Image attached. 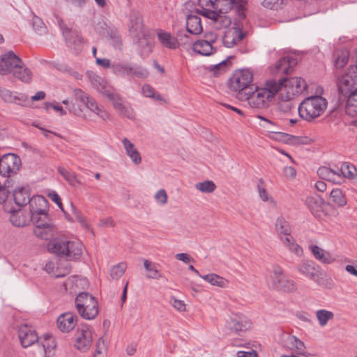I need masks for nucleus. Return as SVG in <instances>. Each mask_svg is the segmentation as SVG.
Here are the masks:
<instances>
[{
    "instance_id": "1",
    "label": "nucleus",
    "mask_w": 357,
    "mask_h": 357,
    "mask_svg": "<svg viewBox=\"0 0 357 357\" xmlns=\"http://www.w3.org/2000/svg\"><path fill=\"white\" fill-rule=\"evenodd\" d=\"M281 84H276L275 79H269L266 82L265 88H255L253 86L245 93L236 94V98L241 101H247L252 108L264 109L268 107L269 102L278 93Z\"/></svg>"
},
{
    "instance_id": "2",
    "label": "nucleus",
    "mask_w": 357,
    "mask_h": 357,
    "mask_svg": "<svg viewBox=\"0 0 357 357\" xmlns=\"http://www.w3.org/2000/svg\"><path fill=\"white\" fill-rule=\"evenodd\" d=\"M199 8L195 12L208 18V12H229L234 10L240 17H246L248 0H198Z\"/></svg>"
},
{
    "instance_id": "3",
    "label": "nucleus",
    "mask_w": 357,
    "mask_h": 357,
    "mask_svg": "<svg viewBox=\"0 0 357 357\" xmlns=\"http://www.w3.org/2000/svg\"><path fill=\"white\" fill-rule=\"evenodd\" d=\"M84 245L79 241H70L65 236L54 238L47 243L48 252L58 256L63 257L68 260L79 259L82 254Z\"/></svg>"
},
{
    "instance_id": "4",
    "label": "nucleus",
    "mask_w": 357,
    "mask_h": 357,
    "mask_svg": "<svg viewBox=\"0 0 357 357\" xmlns=\"http://www.w3.org/2000/svg\"><path fill=\"white\" fill-rule=\"evenodd\" d=\"M327 100L320 96H312L300 103L298 111L300 116L307 121L321 116L327 107Z\"/></svg>"
},
{
    "instance_id": "5",
    "label": "nucleus",
    "mask_w": 357,
    "mask_h": 357,
    "mask_svg": "<svg viewBox=\"0 0 357 357\" xmlns=\"http://www.w3.org/2000/svg\"><path fill=\"white\" fill-rule=\"evenodd\" d=\"M75 307L80 316L87 320H91L98 314V301L88 292H81L75 298Z\"/></svg>"
},
{
    "instance_id": "6",
    "label": "nucleus",
    "mask_w": 357,
    "mask_h": 357,
    "mask_svg": "<svg viewBox=\"0 0 357 357\" xmlns=\"http://www.w3.org/2000/svg\"><path fill=\"white\" fill-rule=\"evenodd\" d=\"M270 285L272 289L284 292H294L296 290L295 282L287 278L282 268L278 264L272 266Z\"/></svg>"
},
{
    "instance_id": "7",
    "label": "nucleus",
    "mask_w": 357,
    "mask_h": 357,
    "mask_svg": "<svg viewBox=\"0 0 357 357\" xmlns=\"http://www.w3.org/2000/svg\"><path fill=\"white\" fill-rule=\"evenodd\" d=\"M276 84H281L278 92H284L287 98H294L307 88L306 82L299 77L280 78L276 80Z\"/></svg>"
},
{
    "instance_id": "8",
    "label": "nucleus",
    "mask_w": 357,
    "mask_h": 357,
    "mask_svg": "<svg viewBox=\"0 0 357 357\" xmlns=\"http://www.w3.org/2000/svg\"><path fill=\"white\" fill-rule=\"evenodd\" d=\"M129 31L139 46L144 48L149 46L146 39V33L142 20V16L139 12L133 10L130 15Z\"/></svg>"
},
{
    "instance_id": "9",
    "label": "nucleus",
    "mask_w": 357,
    "mask_h": 357,
    "mask_svg": "<svg viewBox=\"0 0 357 357\" xmlns=\"http://www.w3.org/2000/svg\"><path fill=\"white\" fill-rule=\"evenodd\" d=\"M253 75L249 70L241 69L236 70L229 79V89L231 91L240 93H246L253 86L251 85Z\"/></svg>"
},
{
    "instance_id": "10",
    "label": "nucleus",
    "mask_w": 357,
    "mask_h": 357,
    "mask_svg": "<svg viewBox=\"0 0 357 357\" xmlns=\"http://www.w3.org/2000/svg\"><path fill=\"white\" fill-rule=\"evenodd\" d=\"M111 68L113 73L119 76L145 79L149 75L146 68L138 65H131L126 62L114 63L112 64Z\"/></svg>"
},
{
    "instance_id": "11",
    "label": "nucleus",
    "mask_w": 357,
    "mask_h": 357,
    "mask_svg": "<svg viewBox=\"0 0 357 357\" xmlns=\"http://www.w3.org/2000/svg\"><path fill=\"white\" fill-rule=\"evenodd\" d=\"M22 166L20 158L15 153H6L0 157V175L12 178Z\"/></svg>"
},
{
    "instance_id": "12",
    "label": "nucleus",
    "mask_w": 357,
    "mask_h": 357,
    "mask_svg": "<svg viewBox=\"0 0 357 357\" xmlns=\"http://www.w3.org/2000/svg\"><path fill=\"white\" fill-rule=\"evenodd\" d=\"M18 336L23 347H28L36 344L40 347L41 346V351L44 354H46V349H49V345L47 346L44 342H40L37 333L31 326L27 325L20 326Z\"/></svg>"
},
{
    "instance_id": "13",
    "label": "nucleus",
    "mask_w": 357,
    "mask_h": 357,
    "mask_svg": "<svg viewBox=\"0 0 357 357\" xmlns=\"http://www.w3.org/2000/svg\"><path fill=\"white\" fill-rule=\"evenodd\" d=\"M337 88L340 93L344 97L357 91V70L351 67L337 79Z\"/></svg>"
},
{
    "instance_id": "14",
    "label": "nucleus",
    "mask_w": 357,
    "mask_h": 357,
    "mask_svg": "<svg viewBox=\"0 0 357 357\" xmlns=\"http://www.w3.org/2000/svg\"><path fill=\"white\" fill-rule=\"evenodd\" d=\"M59 24L62 30L68 47L75 54H79L83 47L84 39L76 31H73L63 25L62 20H59Z\"/></svg>"
},
{
    "instance_id": "15",
    "label": "nucleus",
    "mask_w": 357,
    "mask_h": 357,
    "mask_svg": "<svg viewBox=\"0 0 357 357\" xmlns=\"http://www.w3.org/2000/svg\"><path fill=\"white\" fill-rule=\"evenodd\" d=\"M104 96L112 102L114 109L121 115L130 119L134 118L133 110L130 105L126 102L120 95L114 93L112 89L109 91H105Z\"/></svg>"
},
{
    "instance_id": "16",
    "label": "nucleus",
    "mask_w": 357,
    "mask_h": 357,
    "mask_svg": "<svg viewBox=\"0 0 357 357\" xmlns=\"http://www.w3.org/2000/svg\"><path fill=\"white\" fill-rule=\"evenodd\" d=\"M22 64V60L13 51H8L0 56V75L13 73Z\"/></svg>"
},
{
    "instance_id": "17",
    "label": "nucleus",
    "mask_w": 357,
    "mask_h": 357,
    "mask_svg": "<svg viewBox=\"0 0 357 357\" xmlns=\"http://www.w3.org/2000/svg\"><path fill=\"white\" fill-rule=\"evenodd\" d=\"M298 271L304 277L309 278L317 284H322V273L320 268L312 261H304L297 265Z\"/></svg>"
},
{
    "instance_id": "18",
    "label": "nucleus",
    "mask_w": 357,
    "mask_h": 357,
    "mask_svg": "<svg viewBox=\"0 0 357 357\" xmlns=\"http://www.w3.org/2000/svg\"><path fill=\"white\" fill-rule=\"evenodd\" d=\"M92 343V332L87 325L80 326L75 333V347L82 351H87Z\"/></svg>"
},
{
    "instance_id": "19",
    "label": "nucleus",
    "mask_w": 357,
    "mask_h": 357,
    "mask_svg": "<svg viewBox=\"0 0 357 357\" xmlns=\"http://www.w3.org/2000/svg\"><path fill=\"white\" fill-rule=\"evenodd\" d=\"M252 321L245 315L236 314L227 320L226 327L236 333H244L252 326Z\"/></svg>"
},
{
    "instance_id": "20",
    "label": "nucleus",
    "mask_w": 357,
    "mask_h": 357,
    "mask_svg": "<svg viewBox=\"0 0 357 357\" xmlns=\"http://www.w3.org/2000/svg\"><path fill=\"white\" fill-rule=\"evenodd\" d=\"M77 316L73 312L61 314L57 319L56 323L59 329L63 333H68L76 326Z\"/></svg>"
},
{
    "instance_id": "21",
    "label": "nucleus",
    "mask_w": 357,
    "mask_h": 357,
    "mask_svg": "<svg viewBox=\"0 0 357 357\" xmlns=\"http://www.w3.org/2000/svg\"><path fill=\"white\" fill-rule=\"evenodd\" d=\"M296 64L297 59L296 58L290 56H283L275 63L272 73L277 74L281 72L284 74H288Z\"/></svg>"
},
{
    "instance_id": "22",
    "label": "nucleus",
    "mask_w": 357,
    "mask_h": 357,
    "mask_svg": "<svg viewBox=\"0 0 357 357\" xmlns=\"http://www.w3.org/2000/svg\"><path fill=\"white\" fill-rule=\"evenodd\" d=\"M305 204L316 218H321V215L324 213L326 203L320 196L307 197Z\"/></svg>"
},
{
    "instance_id": "23",
    "label": "nucleus",
    "mask_w": 357,
    "mask_h": 357,
    "mask_svg": "<svg viewBox=\"0 0 357 357\" xmlns=\"http://www.w3.org/2000/svg\"><path fill=\"white\" fill-rule=\"evenodd\" d=\"M282 341L284 348L296 352L297 354L305 349L304 342L294 335L287 334L284 335Z\"/></svg>"
},
{
    "instance_id": "24",
    "label": "nucleus",
    "mask_w": 357,
    "mask_h": 357,
    "mask_svg": "<svg viewBox=\"0 0 357 357\" xmlns=\"http://www.w3.org/2000/svg\"><path fill=\"white\" fill-rule=\"evenodd\" d=\"M238 18L234 20V26L227 29V31H231L232 38L235 39V42L237 44L241 41L248 34L247 30L245 29L244 23L243 22L245 17H240L236 13Z\"/></svg>"
},
{
    "instance_id": "25",
    "label": "nucleus",
    "mask_w": 357,
    "mask_h": 357,
    "mask_svg": "<svg viewBox=\"0 0 357 357\" xmlns=\"http://www.w3.org/2000/svg\"><path fill=\"white\" fill-rule=\"evenodd\" d=\"M186 30L192 35H199L203 32L202 20L199 16L189 14L186 17Z\"/></svg>"
},
{
    "instance_id": "26",
    "label": "nucleus",
    "mask_w": 357,
    "mask_h": 357,
    "mask_svg": "<svg viewBox=\"0 0 357 357\" xmlns=\"http://www.w3.org/2000/svg\"><path fill=\"white\" fill-rule=\"evenodd\" d=\"M228 12H208V18L214 21L218 29L227 28L231 24V17L226 14Z\"/></svg>"
},
{
    "instance_id": "27",
    "label": "nucleus",
    "mask_w": 357,
    "mask_h": 357,
    "mask_svg": "<svg viewBox=\"0 0 357 357\" xmlns=\"http://www.w3.org/2000/svg\"><path fill=\"white\" fill-rule=\"evenodd\" d=\"M31 221L35 225V227L47 226L53 225L52 220L49 217L45 208L40 209V211H34L31 214Z\"/></svg>"
},
{
    "instance_id": "28",
    "label": "nucleus",
    "mask_w": 357,
    "mask_h": 357,
    "mask_svg": "<svg viewBox=\"0 0 357 357\" xmlns=\"http://www.w3.org/2000/svg\"><path fill=\"white\" fill-rule=\"evenodd\" d=\"M157 36L160 43L169 49H176L178 47V40L173 37L171 33L164 31L162 29L157 31Z\"/></svg>"
},
{
    "instance_id": "29",
    "label": "nucleus",
    "mask_w": 357,
    "mask_h": 357,
    "mask_svg": "<svg viewBox=\"0 0 357 357\" xmlns=\"http://www.w3.org/2000/svg\"><path fill=\"white\" fill-rule=\"evenodd\" d=\"M192 50L203 56H209L216 52V48L214 47L208 42H205L203 40H198L193 43Z\"/></svg>"
},
{
    "instance_id": "30",
    "label": "nucleus",
    "mask_w": 357,
    "mask_h": 357,
    "mask_svg": "<svg viewBox=\"0 0 357 357\" xmlns=\"http://www.w3.org/2000/svg\"><path fill=\"white\" fill-rule=\"evenodd\" d=\"M122 143L123 144V147L126 150L127 155L130 158L132 162L135 163V165H139V163H141L142 158L140 153L135 147L134 144H132L127 138H123L122 140Z\"/></svg>"
},
{
    "instance_id": "31",
    "label": "nucleus",
    "mask_w": 357,
    "mask_h": 357,
    "mask_svg": "<svg viewBox=\"0 0 357 357\" xmlns=\"http://www.w3.org/2000/svg\"><path fill=\"white\" fill-rule=\"evenodd\" d=\"M13 197L16 205L24 206L30 201V193L26 188L22 187L13 190Z\"/></svg>"
},
{
    "instance_id": "32",
    "label": "nucleus",
    "mask_w": 357,
    "mask_h": 357,
    "mask_svg": "<svg viewBox=\"0 0 357 357\" xmlns=\"http://www.w3.org/2000/svg\"><path fill=\"white\" fill-rule=\"evenodd\" d=\"M0 97L6 102L17 104H21L26 99L23 94L15 95L12 91L1 87H0Z\"/></svg>"
},
{
    "instance_id": "33",
    "label": "nucleus",
    "mask_w": 357,
    "mask_h": 357,
    "mask_svg": "<svg viewBox=\"0 0 357 357\" xmlns=\"http://www.w3.org/2000/svg\"><path fill=\"white\" fill-rule=\"evenodd\" d=\"M280 102H278V110L281 113L289 114L293 109H296V102H294V98H286V94L284 92L280 93L279 95Z\"/></svg>"
},
{
    "instance_id": "34",
    "label": "nucleus",
    "mask_w": 357,
    "mask_h": 357,
    "mask_svg": "<svg viewBox=\"0 0 357 357\" xmlns=\"http://www.w3.org/2000/svg\"><path fill=\"white\" fill-rule=\"evenodd\" d=\"M12 74L15 77L24 83H29L31 80L32 73L23 61L22 65H19L18 69H15Z\"/></svg>"
},
{
    "instance_id": "35",
    "label": "nucleus",
    "mask_w": 357,
    "mask_h": 357,
    "mask_svg": "<svg viewBox=\"0 0 357 357\" xmlns=\"http://www.w3.org/2000/svg\"><path fill=\"white\" fill-rule=\"evenodd\" d=\"M54 225L40 226V227H35L33 229V233L36 235V236L43 240H51L50 238L54 235Z\"/></svg>"
},
{
    "instance_id": "36",
    "label": "nucleus",
    "mask_w": 357,
    "mask_h": 357,
    "mask_svg": "<svg viewBox=\"0 0 357 357\" xmlns=\"http://www.w3.org/2000/svg\"><path fill=\"white\" fill-rule=\"evenodd\" d=\"M334 66L336 68H342L349 61V53L347 49L337 50L334 53Z\"/></svg>"
},
{
    "instance_id": "37",
    "label": "nucleus",
    "mask_w": 357,
    "mask_h": 357,
    "mask_svg": "<svg viewBox=\"0 0 357 357\" xmlns=\"http://www.w3.org/2000/svg\"><path fill=\"white\" fill-rule=\"evenodd\" d=\"M311 251L314 257L322 263L328 264L335 260L328 252H326L317 245L311 246Z\"/></svg>"
},
{
    "instance_id": "38",
    "label": "nucleus",
    "mask_w": 357,
    "mask_h": 357,
    "mask_svg": "<svg viewBox=\"0 0 357 357\" xmlns=\"http://www.w3.org/2000/svg\"><path fill=\"white\" fill-rule=\"evenodd\" d=\"M29 204L30 213L32 214L34 211H40L42 208H46L47 201L41 195H36L32 198H30V201L28 202Z\"/></svg>"
},
{
    "instance_id": "39",
    "label": "nucleus",
    "mask_w": 357,
    "mask_h": 357,
    "mask_svg": "<svg viewBox=\"0 0 357 357\" xmlns=\"http://www.w3.org/2000/svg\"><path fill=\"white\" fill-rule=\"evenodd\" d=\"M315 315L319 325L321 327L326 326L328 321L333 320L335 317V314L332 311L324 309L317 310Z\"/></svg>"
},
{
    "instance_id": "40",
    "label": "nucleus",
    "mask_w": 357,
    "mask_h": 357,
    "mask_svg": "<svg viewBox=\"0 0 357 357\" xmlns=\"http://www.w3.org/2000/svg\"><path fill=\"white\" fill-rule=\"evenodd\" d=\"M57 170L61 176L73 187H76L81 184V182L77 178L75 173L70 172L62 167H58Z\"/></svg>"
},
{
    "instance_id": "41",
    "label": "nucleus",
    "mask_w": 357,
    "mask_h": 357,
    "mask_svg": "<svg viewBox=\"0 0 357 357\" xmlns=\"http://www.w3.org/2000/svg\"><path fill=\"white\" fill-rule=\"evenodd\" d=\"M201 278L213 286L225 288L228 284L227 280L215 273L207 274Z\"/></svg>"
},
{
    "instance_id": "42",
    "label": "nucleus",
    "mask_w": 357,
    "mask_h": 357,
    "mask_svg": "<svg viewBox=\"0 0 357 357\" xmlns=\"http://www.w3.org/2000/svg\"><path fill=\"white\" fill-rule=\"evenodd\" d=\"M89 79L92 85L96 89V90L104 96L105 91H109L112 88L107 86L104 79L96 75L92 74L89 75Z\"/></svg>"
},
{
    "instance_id": "43",
    "label": "nucleus",
    "mask_w": 357,
    "mask_h": 357,
    "mask_svg": "<svg viewBox=\"0 0 357 357\" xmlns=\"http://www.w3.org/2000/svg\"><path fill=\"white\" fill-rule=\"evenodd\" d=\"M85 106L103 120L109 119V114L103 109L102 107L99 106L93 98H91Z\"/></svg>"
},
{
    "instance_id": "44",
    "label": "nucleus",
    "mask_w": 357,
    "mask_h": 357,
    "mask_svg": "<svg viewBox=\"0 0 357 357\" xmlns=\"http://www.w3.org/2000/svg\"><path fill=\"white\" fill-rule=\"evenodd\" d=\"M331 202L337 206L342 207L347 203V199L342 191L339 188L333 189L330 194Z\"/></svg>"
},
{
    "instance_id": "45",
    "label": "nucleus",
    "mask_w": 357,
    "mask_h": 357,
    "mask_svg": "<svg viewBox=\"0 0 357 357\" xmlns=\"http://www.w3.org/2000/svg\"><path fill=\"white\" fill-rule=\"evenodd\" d=\"M337 172L341 173L342 179L344 178H354L356 175V167L353 165L347 162L342 163L340 168H337Z\"/></svg>"
},
{
    "instance_id": "46",
    "label": "nucleus",
    "mask_w": 357,
    "mask_h": 357,
    "mask_svg": "<svg viewBox=\"0 0 357 357\" xmlns=\"http://www.w3.org/2000/svg\"><path fill=\"white\" fill-rule=\"evenodd\" d=\"M13 187V181L12 178H6L3 185H0V204L4 203Z\"/></svg>"
},
{
    "instance_id": "47",
    "label": "nucleus",
    "mask_w": 357,
    "mask_h": 357,
    "mask_svg": "<svg viewBox=\"0 0 357 357\" xmlns=\"http://www.w3.org/2000/svg\"><path fill=\"white\" fill-rule=\"evenodd\" d=\"M70 260L66 259V260H60L59 263L56 264V271L58 273H56L55 278H63L69 274L71 272L72 266L69 263Z\"/></svg>"
},
{
    "instance_id": "48",
    "label": "nucleus",
    "mask_w": 357,
    "mask_h": 357,
    "mask_svg": "<svg viewBox=\"0 0 357 357\" xmlns=\"http://www.w3.org/2000/svg\"><path fill=\"white\" fill-rule=\"evenodd\" d=\"M276 231L280 236L291 234V227L288 222L282 217L278 218L275 222Z\"/></svg>"
},
{
    "instance_id": "49",
    "label": "nucleus",
    "mask_w": 357,
    "mask_h": 357,
    "mask_svg": "<svg viewBox=\"0 0 357 357\" xmlns=\"http://www.w3.org/2000/svg\"><path fill=\"white\" fill-rule=\"evenodd\" d=\"M144 267L146 271L149 272V274L146 275L147 278L158 279L161 277V275L156 268L155 264L148 259H144Z\"/></svg>"
},
{
    "instance_id": "50",
    "label": "nucleus",
    "mask_w": 357,
    "mask_h": 357,
    "mask_svg": "<svg viewBox=\"0 0 357 357\" xmlns=\"http://www.w3.org/2000/svg\"><path fill=\"white\" fill-rule=\"evenodd\" d=\"M317 174L323 179L331 181L333 183H340L335 179V174L332 172V169L326 167H321L317 170Z\"/></svg>"
},
{
    "instance_id": "51",
    "label": "nucleus",
    "mask_w": 357,
    "mask_h": 357,
    "mask_svg": "<svg viewBox=\"0 0 357 357\" xmlns=\"http://www.w3.org/2000/svg\"><path fill=\"white\" fill-rule=\"evenodd\" d=\"M268 132L274 135L273 137L275 139L282 141L286 143L289 142L292 139H295L296 137L283 132L279 131L278 129H273L267 127Z\"/></svg>"
},
{
    "instance_id": "52",
    "label": "nucleus",
    "mask_w": 357,
    "mask_h": 357,
    "mask_svg": "<svg viewBox=\"0 0 357 357\" xmlns=\"http://www.w3.org/2000/svg\"><path fill=\"white\" fill-rule=\"evenodd\" d=\"M195 187L197 190L204 193H211L216 188L214 182L208 180L197 183L195 184Z\"/></svg>"
},
{
    "instance_id": "53",
    "label": "nucleus",
    "mask_w": 357,
    "mask_h": 357,
    "mask_svg": "<svg viewBox=\"0 0 357 357\" xmlns=\"http://www.w3.org/2000/svg\"><path fill=\"white\" fill-rule=\"evenodd\" d=\"M126 264L125 263H119L114 266L110 270V276L112 279H119L125 273Z\"/></svg>"
},
{
    "instance_id": "54",
    "label": "nucleus",
    "mask_w": 357,
    "mask_h": 357,
    "mask_svg": "<svg viewBox=\"0 0 357 357\" xmlns=\"http://www.w3.org/2000/svg\"><path fill=\"white\" fill-rule=\"evenodd\" d=\"M142 93L144 96L162 101L163 99L159 93L155 92L154 89L149 84H144L142 86Z\"/></svg>"
},
{
    "instance_id": "55",
    "label": "nucleus",
    "mask_w": 357,
    "mask_h": 357,
    "mask_svg": "<svg viewBox=\"0 0 357 357\" xmlns=\"http://www.w3.org/2000/svg\"><path fill=\"white\" fill-rule=\"evenodd\" d=\"M346 112L350 116L357 115V100L354 98H347Z\"/></svg>"
},
{
    "instance_id": "56",
    "label": "nucleus",
    "mask_w": 357,
    "mask_h": 357,
    "mask_svg": "<svg viewBox=\"0 0 357 357\" xmlns=\"http://www.w3.org/2000/svg\"><path fill=\"white\" fill-rule=\"evenodd\" d=\"M176 39L178 40V47L180 45H190L192 43V38L183 30L177 33Z\"/></svg>"
},
{
    "instance_id": "57",
    "label": "nucleus",
    "mask_w": 357,
    "mask_h": 357,
    "mask_svg": "<svg viewBox=\"0 0 357 357\" xmlns=\"http://www.w3.org/2000/svg\"><path fill=\"white\" fill-rule=\"evenodd\" d=\"M33 27L36 32L40 35L45 32L46 27L45 24L39 17L36 15L33 17Z\"/></svg>"
},
{
    "instance_id": "58",
    "label": "nucleus",
    "mask_w": 357,
    "mask_h": 357,
    "mask_svg": "<svg viewBox=\"0 0 357 357\" xmlns=\"http://www.w3.org/2000/svg\"><path fill=\"white\" fill-rule=\"evenodd\" d=\"M228 63L222 61L220 63L211 67V70L213 72L214 75L218 76L226 72Z\"/></svg>"
},
{
    "instance_id": "59",
    "label": "nucleus",
    "mask_w": 357,
    "mask_h": 357,
    "mask_svg": "<svg viewBox=\"0 0 357 357\" xmlns=\"http://www.w3.org/2000/svg\"><path fill=\"white\" fill-rule=\"evenodd\" d=\"M73 93L76 100L80 101L84 105L91 98V97L89 96L87 93H86L84 91L79 89H74Z\"/></svg>"
},
{
    "instance_id": "60",
    "label": "nucleus",
    "mask_w": 357,
    "mask_h": 357,
    "mask_svg": "<svg viewBox=\"0 0 357 357\" xmlns=\"http://www.w3.org/2000/svg\"><path fill=\"white\" fill-rule=\"evenodd\" d=\"M10 221L13 225L16 227H24L26 221L24 218L20 217L17 213H13L10 217Z\"/></svg>"
},
{
    "instance_id": "61",
    "label": "nucleus",
    "mask_w": 357,
    "mask_h": 357,
    "mask_svg": "<svg viewBox=\"0 0 357 357\" xmlns=\"http://www.w3.org/2000/svg\"><path fill=\"white\" fill-rule=\"evenodd\" d=\"M232 37L233 36L231 33V31H227V30L225 32L224 36L222 38V42L225 47H232L234 45H236L235 39Z\"/></svg>"
},
{
    "instance_id": "62",
    "label": "nucleus",
    "mask_w": 357,
    "mask_h": 357,
    "mask_svg": "<svg viewBox=\"0 0 357 357\" xmlns=\"http://www.w3.org/2000/svg\"><path fill=\"white\" fill-rule=\"evenodd\" d=\"M154 198L155 201L164 205L167 202V194L164 189H160L155 194Z\"/></svg>"
},
{
    "instance_id": "63",
    "label": "nucleus",
    "mask_w": 357,
    "mask_h": 357,
    "mask_svg": "<svg viewBox=\"0 0 357 357\" xmlns=\"http://www.w3.org/2000/svg\"><path fill=\"white\" fill-rule=\"evenodd\" d=\"M170 303L176 310L179 312L185 311V304L183 301L178 300L174 296H172Z\"/></svg>"
},
{
    "instance_id": "64",
    "label": "nucleus",
    "mask_w": 357,
    "mask_h": 357,
    "mask_svg": "<svg viewBox=\"0 0 357 357\" xmlns=\"http://www.w3.org/2000/svg\"><path fill=\"white\" fill-rule=\"evenodd\" d=\"M283 3V0H264L262 5L269 9H278Z\"/></svg>"
}]
</instances>
